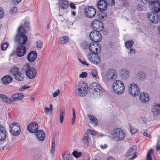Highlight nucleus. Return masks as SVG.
<instances>
[{
  "label": "nucleus",
  "mask_w": 160,
  "mask_h": 160,
  "mask_svg": "<svg viewBox=\"0 0 160 160\" xmlns=\"http://www.w3.org/2000/svg\"><path fill=\"white\" fill-rule=\"evenodd\" d=\"M90 92L93 97H100L102 95V89L100 85L96 82H93L90 86Z\"/></svg>",
  "instance_id": "f257e3e1"
},
{
  "label": "nucleus",
  "mask_w": 160,
  "mask_h": 160,
  "mask_svg": "<svg viewBox=\"0 0 160 160\" xmlns=\"http://www.w3.org/2000/svg\"><path fill=\"white\" fill-rule=\"evenodd\" d=\"M117 75L116 71L112 69L108 71L103 76L102 81L107 85L116 79Z\"/></svg>",
  "instance_id": "f03ea898"
},
{
  "label": "nucleus",
  "mask_w": 160,
  "mask_h": 160,
  "mask_svg": "<svg viewBox=\"0 0 160 160\" xmlns=\"http://www.w3.org/2000/svg\"><path fill=\"white\" fill-rule=\"evenodd\" d=\"M25 32V29L22 26H20L18 27L17 30V34L15 38V40L18 41L20 44L22 45L27 40L26 36L23 34Z\"/></svg>",
  "instance_id": "7ed1b4c3"
},
{
  "label": "nucleus",
  "mask_w": 160,
  "mask_h": 160,
  "mask_svg": "<svg viewBox=\"0 0 160 160\" xmlns=\"http://www.w3.org/2000/svg\"><path fill=\"white\" fill-rule=\"evenodd\" d=\"M88 89V87L85 83L80 82L78 84L77 88L75 91L76 93L78 96H85L87 94Z\"/></svg>",
  "instance_id": "20e7f679"
},
{
  "label": "nucleus",
  "mask_w": 160,
  "mask_h": 160,
  "mask_svg": "<svg viewBox=\"0 0 160 160\" xmlns=\"http://www.w3.org/2000/svg\"><path fill=\"white\" fill-rule=\"evenodd\" d=\"M22 70L25 72L27 78L30 79L34 78L37 73V70L35 68L31 67L28 64L23 66Z\"/></svg>",
  "instance_id": "39448f33"
},
{
  "label": "nucleus",
  "mask_w": 160,
  "mask_h": 160,
  "mask_svg": "<svg viewBox=\"0 0 160 160\" xmlns=\"http://www.w3.org/2000/svg\"><path fill=\"white\" fill-rule=\"evenodd\" d=\"M112 136L114 141L118 142L123 140L125 137V134L122 129L118 128L112 131Z\"/></svg>",
  "instance_id": "423d86ee"
},
{
  "label": "nucleus",
  "mask_w": 160,
  "mask_h": 160,
  "mask_svg": "<svg viewBox=\"0 0 160 160\" xmlns=\"http://www.w3.org/2000/svg\"><path fill=\"white\" fill-rule=\"evenodd\" d=\"M113 89L117 94H121L125 90V87L123 83L120 80H117L113 84Z\"/></svg>",
  "instance_id": "0eeeda50"
},
{
  "label": "nucleus",
  "mask_w": 160,
  "mask_h": 160,
  "mask_svg": "<svg viewBox=\"0 0 160 160\" xmlns=\"http://www.w3.org/2000/svg\"><path fill=\"white\" fill-rule=\"evenodd\" d=\"M128 91L131 95L135 97L139 94L140 89L137 85L135 83H132L128 87Z\"/></svg>",
  "instance_id": "6e6552de"
},
{
  "label": "nucleus",
  "mask_w": 160,
  "mask_h": 160,
  "mask_svg": "<svg viewBox=\"0 0 160 160\" xmlns=\"http://www.w3.org/2000/svg\"><path fill=\"white\" fill-rule=\"evenodd\" d=\"M84 12L85 16L87 18H92L96 15V10L92 6H88L85 8Z\"/></svg>",
  "instance_id": "1a4fd4ad"
},
{
  "label": "nucleus",
  "mask_w": 160,
  "mask_h": 160,
  "mask_svg": "<svg viewBox=\"0 0 160 160\" xmlns=\"http://www.w3.org/2000/svg\"><path fill=\"white\" fill-rule=\"evenodd\" d=\"M147 17L149 20L153 23H157L160 21L159 14L154 13L153 12H149L148 13Z\"/></svg>",
  "instance_id": "9d476101"
},
{
  "label": "nucleus",
  "mask_w": 160,
  "mask_h": 160,
  "mask_svg": "<svg viewBox=\"0 0 160 160\" xmlns=\"http://www.w3.org/2000/svg\"><path fill=\"white\" fill-rule=\"evenodd\" d=\"M90 39L94 42H99L101 41L102 36L101 33L98 31H93L90 34Z\"/></svg>",
  "instance_id": "9b49d317"
},
{
  "label": "nucleus",
  "mask_w": 160,
  "mask_h": 160,
  "mask_svg": "<svg viewBox=\"0 0 160 160\" xmlns=\"http://www.w3.org/2000/svg\"><path fill=\"white\" fill-rule=\"evenodd\" d=\"M149 7L152 11L154 13H158L160 12V3L158 1H154L151 2L150 3Z\"/></svg>",
  "instance_id": "f8f14e48"
},
{
  "label": "nucleus",
  "mask_w": 160,
  "mask_h": 160,
  "mask_svg": "<svg viewBox=\"0 0 160 160\" xmlns=\"http://www.w3.org/2000/svg\"><path fill=\"white\" fill-rule=\"evenodd\" d=\"M87 57L88 60L93 63L97 64L100 62V58L97 54H95L94 56H92V53L90 52L87 54Z\"/></svg>",
  "instance_id": "ddd939ff"
},
{
  "label": "nucleus",
  "mask_w": 160,
  "mask_h": 160,
  "mask_svg": "<svg viewBox=\"0 0 160 160\" xmlns=\"http://www.w3.org/2000/svg\"><path fill=\"white\" fill-rule=\"evenodd\" d=\"M89 49L92 53L96 54L100 52V49H99V45L98 44H94L93 43H91L89 44Z\"/></svg>",
  "instance_id": "4468645a"
},
{
  "label": "nucleus",
  "mask_w": 160,
  "mask_h": 160,
  "mask_svg": "<svg viewBox=\"0 0 160 160\" xmlns=\"http://www.w3.org/2000/svg\"><path fill=\"white\" fill-rule=\"evenodd\" d=\"M59 9L64 10L68 7V2L67 0H57Z\"/></svg>",
  "instance_id": "2eb2a0df"
},
{
  "label": "nucleus",
  "mask_w": 160,
  "mask_h": 160,
  "mask_svg": "<svg viewBox=\"0 0 160 160\" xmlns=\"http://www.w3.org/2000/svg\"><path fill=\"white\" fill-rule=\"evenodd\" d=\"M38 128V125L35 122H32L29 124L27 127V129L28 131L31 133L36 132Z\"/></svg>",
  "instance_id": "dca6fc26"
},
{
  "label": "nucleus",
  "mask_w": 160,
  "mask_h": 160,
  "mask_svg": "<svg viewBox=\"0 0 160 160\" xmlns=\"http://www.w3.org/2000/svg\"><path fill=\"white\" fill-rule=\"evenodd\" d=\"M37 56V53L36 51H31L28 55L27 58L29 62H32L36 60Z\"/></svg>",
  "instance_id": "f3484780"
},
{
  "label": "nucleus",
  "mask_w": 160,
  "mask_h": 160,
  "mask_svg": "<svg viewBox=\"0 0 160 160\" xmlns=\"http://www.w3.org/2000/svg\"><path fill=\"white\" fill-rule=\"evenodd\" d=\"M106 1L104 0H100L98 1L97 4L98 7L101 11L106 10L107 8V4Z\"/></svg>",
  "instance_id": "a211bd4d"
},
{
  "label": "nucleus",
  "mask_w": 160,
  "mask_h": 160,
  "mask_svg": "<svg viewBox=\"0 0 160 160\" xmlns=\"http://www.w3.org/2000/svg\"><path fill=\"white\" fill-rule=\"evenodd\" d=\"M6 129L3 126L0 124V140H4L6 138Z\"/></svg>",
  "instance_id": "6ab92c4d"
},
{
  "label": "nucleus",
  "mask_w": 160,
  "mask_h": 160,
  "mask_svg": "<svg viewBox=\"0 0 160 160\" xmlns=\"http://www.w3.org/2000/svg\"><path fill=\"white\" fill-rule=\"evenodd\" d=\"M102 22L98 19L93 20L91 23V26L94 29H98L102 27Z\"/></svg>",
  "instance_id": "aec40b11"
},
{
  "label": "nucleus",
  "mask_w": 160,
  "mask_h": 160,
  "mask_svg": "<svg viewBox=\"0 0 160 160\" xmlns=\"http://www.w3.org/2000/svg\"><path fill=\"white\" fill-rule=\"evenodd\" d=\"M26 52V48L24 46H20L16 50V54L19 57L23 56Z\"/></svg>",
  "instance_id": "412c9836"
},
{
  "label": "nucleus",
  "mask_w": 160,
  "mask_h": 160,
  "mask_svg": "<svg viewBox=\"0 0 160 160\" xmlns=\"http://www.w3.org/2000/svg\"><path fill=\"white\" fill-rule=\"evenodd\" d=\"M37 138L38 140L43 141L45 138V135L44 132L42 130L38 131L36 133Z\"/></svg>",
  "instance_id": "4be33fe9"
},
{
  "label": "nucleus",
  "mask_w": 160,
  "mask_h": 160,
  "mask_svg": "<svg viewBox=\"0 0 160 160\" xmlns=\"http://www.w3.org/2000/svg\"><path fill=\"white\" fill-rule=\"evenodd\" d=\"M12 77L9 75H6L3 77L1 81L2 83L4 85H7L10 83L12 80Z\"/></svg>",
  "instance_id": "5701e85b"
},
{
  "label": "nucleus",
  "mask_w": 160,
  "mask_h": 160,
  "mask_svg": "<svg viewBox=\"0 0 160 160\" xmlns=\"http://www.w3.org/2000/svg\"><path fill=\"white\" fill-rule=\"evenodd\" d=\"M120 76L123 79L125 80L129 77V72L128 70L125 69H122L120 72Z\"/></svg>",
  "instance_id": "b1692460"
},
{
  "label": "nucleus",
  "mask_w": 160,
  "mask_h": 160,
  "mask_svg": "<svg viewBox=\"0 0 160 160\" xmlns=\"http://www.w3.org/2000/svg\"><path fill=\"white\" fill-rule=\"evenodd\" d=\"M140 99L142 102H146L149 100V97L148 94L142 93L140 94Z\"/></svg>",
  "instance_id": "393cba45"
},
{
  "label": "nucleus",
  "mask_w": 160,
  "mask_h": 160,
  "mask_svg": "<svg viewBox=\"0 0 160 160\" xmlns=\"http://www.w3.org/2000/svg\"><path fill=\"white\" fill-rule=\"evenodd\" d=\"M87 133H90L91 135L93 136H97V137H102L104 135L101 133L97 132L95 131H94L92 130L88 129L87 131Z\"/></svg>",
  "instance_id": "a878e982"
},
{
  "label": "nucleus",
  "mask_w": 160,
  "mask_h": 160,
  "mask_svg": "<svg viewBox=\"0 0 160 160\" xmlns=\"http://www.w3.org/2000/svg\"><path fill=\"white\" fill-rule=\"evenodd\" d=\"M152 112L155 115H157L160 113V105L156 104L153 106Z\"/></svg>",
  "instance_id": "bb28decb"
},
{
  "label": "nucleus",
  "mask_w": 160,
  "mask_h": 160,
  "mask_svg": "<svg viewBox=\"0 0 160 160\" xmlns=\"http://www.w3.org/2000/svg\"><path fill=\"white\" fill-rule=\"evenodd\" d=\"M136 148L135 146H133L130 148L128 151L125 154L126 157H129L130 155L136 153Z\"/></svg>",
  "instance_id": "cd10ccee"
},
{
  "label": "nucleus",
  "mask_w": 160,
  "mask_h": 160,
  "mask_svg": "<svg viewBox=\"0 0 160 160\" xmlns=\"http://www.w3.org/2000/svg\"><path fill=\"white\" fill-rule=\"evenodd\" d=\"M10 130L12 131L18 130L21 131V128L19 124L17 123L14 122L12 123L10 126Z\"/></svg>",
  "instance_id": "c85d7f7f"
},
{
  "label": "nucleus",
  "mask_w": 160,
  "mask_h": 160,
  "mask_svg": "<svg viewBox=\"0 0 160 160\" xmlns=\"http://www.w3.org/2000/svg\"><path fill=\"white\" fill-rule=\"evenodd\" d=\"M23 97V94L22 93L14 94L11 97L14 101H17L18 100H21Z\"/></svg>",
  "instance_id": "c756f323"
},
{
  "label": "nucleus",
  "mask_w": 160,
  "mask_h": 160,
  "mask_svg": "<svg viewBox=\"0 0 160 160\" xmlns=\"http://www.w3.org/2000/svg\"><path fill=\"white\" fill-rule=\"evenodd\" d=\"M88 117L90 120V122H91L92 124H93L95 126H96L98 125V120L94 116L89 114L88 115Z\"/></svg>",
  "instance_id": "7c9ffc66"
},
{
  "label": "nucleus",
  "mask_w": 160,
  "mask_h": 160,
  "mask_svg": "<svg viewBox=\"0 0 160 160\" xmlns=\"http://www.w3.org/2000/svg\"><path fill=\"white\" fill-rule=\"evenodd\" d=\"M69 41V38L68 36H64L60 37L59 39V42L62 44L67 43Z\"/></svg>",
  "instance_id": "2f4dec72"
},
{
  "label": "nucleus",
  "mask_w": 160,
  "mask_h": 160,
  "mask_svg": "<svg viewBox=\"0 0 160 160\" xmlns=\"http://www.w3.org/2000/svg\"><path fill=\"white\" fill-rule=\"evenodd\" d=\"M90 138L88 134L86 132L84 135L82 141L85 145H88L89 142Z\"/></svg>",
  "instance_id": "473e14b6"
},
{
  "label": "nucleus",
  "mask_w": 160,
  "mask_h": 160,
  "mask_svg": "<svg viewBox=\"0 0 160 160\" xmlns=\"http://www.w3.org/2000/svg\"><path fill=\"white\" fill-rule=\"evenodd\" d=\"M0 98L3 102L7 103H10L12 102V100L7 96L3 94H0Z\"/></svg>",
  "instance_id": "72a5a7b5"
},
{
  "label": "nucleus",
  "mask_w": 160,
  "mask_h": 160,
  "mask_svg": "<svg viewBox=\"0 0 160 160\" xmlns=\"http://www.w3.org/2000/svg\"><path fill=\"white\" fill-rule=\"evenodd\" d=\"M10 72L12 74L13 76L21 72L19 70L18 68L17 67H12L10 69Z\"/></svg>",
  "instance_id": "f704fd0d"
},
{
  "label": "nucleus",
  "mask_w": 160,
  "mask_h": 160,
  "mask_svg": "<svg viewBox=\"0 0 160 160\" xmlns=\"http://www.w3.org/2000/svg\"><path fill=\"white\" fill-rule=\"evenodd\" d=\"M13 77L16 80L18 81H22L23 79V77L21 72L15 75Z\"/></svg>",
  "instance_id": "c9c22d12"
},
{
  "label": "nucleus",
  "mask_w": 160,
  "mask_h": 160,
  "mask_svg": "<svg viewBox=\"0 0 160 160\" xmlns=\"http://www.w3.org/2000/svg\"><path fill=\"white\" fill-rule=\"evenodd\" d=\"M134 43V41L132 40H130L125 42V45L127 48H130L132 47Z\"/></svg>",
  "instance_id": "e433bc0d"
},
{
  "label": "nucleus",
  "mask_w": 160,
  "mask_h": 160,
  "mask_svg": "<svg viewBox=\"0 0 160 160\" xmlns=\"http://www.w3.org/2000/svg\"><path fill=\"white\" fill-rule=\"evenodd\" d=\"M65 115V111L64 110L61 109L59 114L60 116V122L61 123H62L63 122V119Z\"/></svg>",
  "instance_id": "4c0bfd02"
},
{
  "label": "nucleus",
  "mask_w": 160,
  "mask_h": 160,
  "mask_svg": "<svg viewBox=\"0 0 160 160\" xmlns=\"http://www.w3.org/2000/svg\"><path fill=\"white\" fill-rule=\"evenodd\" d=\"M98 18L102 21L106 19V13L102 12L98 14Z\"/></svg>",
  "instance_id": "58836bf2"
},
{
  "label": "nucleus",
  "mask_w": 160,
  "mask_h": 160,
  "mask_svg": "<svg viewBox=\"0 0 160 160\" xmlns=\"http://www.w3.org/2000/svg\"><path fill=\"white\" fill-rule=\"evenodd\" d=\"M153 152L154 151L152 149H150L148 151L147 156V160H153L152 155Z\"/></svg>",
  "instance_id": "ea45409f"
},
{
  "label": "nucleus",
  "mask_w": 160,
  "mask_h": 160,
  "mask_svg": "<svg viewBox=\"0 0 160 160\" xmlns=\"http://www.w3.org/2000/svg\"><path fill=\"white\" fill-rule=\"evenodd\" d=\"M138 78L141 79V80H143L146 78V76L145 73L142 72H139L138 73Z\"/></svg>",
  "instance_id": "a19ab883"
},
{
  "label": "nucleus",
  "mask_w": 160,
  "mask_h": 160,
  "mask_svg": "<svg viewBox=\"0 0 160 160\" xmlns=\"http://www.w3.org/2000/svg\"><path fill=\"white\" fill-rule=\"evenodd\" d=\"M72 155L69 153H66L63 156V160H72L71 157Z\"/></svg>",
  "instance_id": "79ce46f5"
},
{
  "label": "nucleus",
  "mask_w": 160,
  "mask_h": 160,
  "mask_svg": "<svg viewBox=\"0 0 160 160\" xmlns=\"http://www.w3.org/2000/svg\"><path fill=\"white\" fill-rule=\"evenodd\" d=\"M10 132L12 135L14 136H17L20 133L21 131L18 130L12 131V130L10 129Z\"/></svg>",
  "instance_id": "37998d69"
},
{
  "label": "nucleus",
  "mask_w": 160,
  "mask_h": 160,
  "mask_svg": "<svg viewBox=\"0 0 160 160\" xmlns=\"http://www.w3.org/2000/svg\"><path fill=\"white\" fill-rule=\"evenodd\" d=\"M36 46L37 48L41 49L42 47V42L40 40H38L36 42Z\"/></svg>",
  "instance_id": "c03bdc74"
},
{
  "label": "nucleus",
  "mask_w": 160,
  "mask_h": 160,
  "mask_svg": "<svg viewBox=\"0 0 160 160\" xmlns=\"http://www.w3.org/2000/svg\"><path fill=\"white\" fill-rule=\"evenodd\" d=\"M72 154L75 157L78 158L81 156L82 153L80 152H78L77 151H74L72 152Z\"/></svg>",
  "instance_id": "a18cd8bd"
},
{
  "label": "nucleus",
  "mask_w": 160,
  "mask_h": 160,
  "mask_svg": "<svg viewBox=\"0 0 160 160\" xmlns=\"http://www.w3.org/2000/svg\"><path fill=\"white\" fill-rule=\"evenodd\" d=\"M8 44L7 42L3 43L1 46L2 49L3 50H5L8 48Z\"/></svg>",
  "instance_id": "49530a36"
},
{
  "label": "nucleus",
  "mask_w": 160,
  "mask_h": 160,
  "mask_svg": "<svg viewBox=\"0 0 160 160\" xmlns=\"http://www.w3.org/2000/svg\"><path fill=\"white\" fill-rule=\"evenodd\" d=\"M130 128L131 132L132 134H135L137 132V129L130 125Z\"/></svg>",
  "instance_id": "de8ad7c7"
},
{
  "label": "nucleus",
  "mask_w": 160,
  "mask_h": 160,
  "mask_svg": "<svg viewBox=\"0 0 160 160\" xmlns=\"http://www.w3.org/2000/svg\"><path fill=\"white\" fill-rule=\"evenodd\" d=\"M139 122L142 124H144L147 122V120L145 117H142L139 119Z\"/></svg>",
  "instance_id": "09e8293b"
},
{
  "label": "nucleus",
  "mask_w": 160,
  "mask_h": 160,
  "mask_svg": "<svg viewBox=\"0 0 160 160\" xmlns=\"http://www.w3.org/2000/svg\"><path fill=\"white\" fill-rule=\"evenodd\" d=\"M17 8L16 7H13L11 8L10 10V13L13 14L16 13L17 11Z\"/></svg>",
  "instance_id": "8fccbe9b"
},
{
  "label": "nucleus",
  "mask_w": 160,
  "mask_h": 160,
  "mask_svg": "<svg viewBox=\"0 0 160 160\" xmlns=\"http://www.w3.org/2000/svg\"><path fill=\"white\" fill-rule=\"evenodd\" d=\"M30 88L29 86L28 85L22 86L19 88V90L20 91H23L26 89Z\"/></svg>",
  "instance_id": "3c124183"
},
{
  "label": "nucleus",
  "mask_w": 160,
  "mask_h": 160,
  "mask_svg": "<svg viewBox=\"0 0 160 160\" xmlns=\"http://www.w3.org/2000/svg\"><path fill=\"white\" fill-rule=\"evenodd\" d=\"M60 93V90L59 89H57V90L53 94V97H55L58 96Z\"/></svg>",
  "instance_id": "603ef678"
},
{
  "label": "nucleus",
  "mask_w": 160,
  "mask_h": 160,
  "mask_svg": "<svg viewBox=\"0 0 160 160\" xmlns=\"http://www.w3.org/2000/svg\"><path fill=\"white\" fill-rule=\"evenodd\" d=\"M21 26H22L24 28V27L26 28H29L30 27V25L29 23L28 22H25L23 24V26L22 25H21Z\"/></svg>",
  "instance_id": "864d4df0"
},
{
  "label": "nucleus",
  "mask_w": 160,
  "mask_h": 160,
  "mask_svg": "<svg viewBox=\"0 0 160 160\" xmlns=\"http://www.w3.org/2000/svg\"><path fill=\"white\" fill-rule=\"evenodd\" d=\"M72 116L73 117L72 118V123L73 124L74 123L76 117L75 112L74 109H72Z\"/></svg>",
  "instance_id": "5fc2aeb1"
},
{
  "label": "nucleus",
  "mask_w": 160,
  "mask_h": 160,
  "mask_svg": "<svg viewBox=\"0 0 160 160\" xmlns=\"http://www.w3.org/2000/svg\"><path fill=\"white\" fill-rule=\"evenodd\" d=\"M87 75V74L85 72H82L81 74L79 75V77L81 78H84L86 77Z\"/></svg>",
  "instance_id": "6e6d98bb"
},
{
  "label": "nucleus",
  "mask_w": 160,
  "mask_h": 160,
  "mask_svg": "<svg viewBox=\"0 0 160 160\" xmlns=\"http://www.w3.org/2000/svg\"><path fill=\"white\" fill-rule=\"evenodd\" d=\"M91 74L93 77H95L97 75V72L95 70H92L91 71Z\"/></svg>",
  "instance_id": "4d7b16f0"
},
{
  "label": "nucleus",
  "mask_w": 160,
  "mask_h": 160,
  "mask_svg": "<svg viewBox=\"0 0 160 160\" xmlns=\"http://www.w3.org/2000/svg\"><path fill=\"white\" fill-rule=\"evenodd\" d=\"M108 3L109 4L112 5L114 4L115 1L114 0H107Z\"/></svg>",
  "instance_id": "13d9d810"
},
{
  "label": "nucleus",
  "mask_w": 160,
  "mask_h": 160,
  "mask_svg": "<svg viewBox=\"0 0 160 160\" xmlns=\"http://www.w3.org/2000/svg\"><path fill=\"white\" fill-rule=\"evenodd\" d=\"M78 60L83 65H86L88 66V64L87 63L84 61H82L81 59L80 58H78Z\"/></svg>",
  "instance_id": "bf43d9fd"
},
{
  "label": "nucleus",
  "mask_w": 160,
  "mask_h": 160,
  "mask_svg": "<svg viewBox=\"0 0 160 160\" xmlns=\"http://www.w3.org/2000/svg\"><path fill=\"white\" fill-rule=\"evenodd\" d=\"M136 8L139 11H141L142 10L143 8L142 5H138L136 7Z\"/></svg>",
  "instance_id": "052dcab7"
},
{
  "label": "nucleus",
  "mask_w": 160,
  "mask_h": 160,
  "mask_svg": "<svg viewBox=\"0 0 160 160\" xmlns=\"http://www.w3.org/2000/svg\"><path fill=\"white\" fill-rule=\"evenodd\" d=\"M52 146L51 148H55V140L54 138H52L51 140Z\"/></svg>",
  "instance_id": "680f3d73"
},
{
  "label": "nucleus",
  "mask_w": 160,
  "mask_h": 160,
  "mask_svg": "<svg viewBox=\"0 0 160 160\" xmlns=\"http://www.w3.org/2000/svg\"><path fill=\"white\" fill-rule=\"evenodd\" d=\"M136 51L135 49L132 48H131L130 50L129 53L131 54H135L136 53Z\"/></svg>",
  "instance_id": "e2e57ef3"
},
{
  "label": "nucleus",
  "mask_w": 160,
  "mask_h": 160,
  "mask_svg": "<svg viewBox=\"0 0 160 160\" xmlns=\"http://www.w3.org/2000/svg\"><path fill=\"white\" fill-rule=\"evenodd\" d=\"M50 152L53 156H54L55 153V148H51L50 149Z\"/></svg>",
  "instance_id": "0e129e2a"
},
{
  "label": "nucleus",
  "mask_w": 160,
  "mask_h": 160,
  "mask_svg": "<svg viewBox=\"0 0 160 160\" xmlns=\"http://www.w3.org/2000/svg\"><path fill=\"white\" fill-rule=\"evenodd\" d=\"M70 7L72 9H76V8L75 6V4L74 3H70Z\"/></svg>",
  "instance_id": "69168bd1"
},
{
  "label": "nucleus",
  "mask_w": 160,
  "mask_h": 160,
  "mask_svg": "<svg viewBox=\"0 0 160 160\" xmlns=\"http://www.w3.org/2000/svg\"><path fill=\"white\" fill-rule=\"evenodd\" d=\"M143 135L149 138H151V135L149 134H148L146 132H144L143 133Z\"/></svg>",
  "instance_id": "338daca9"
},
{
  "label": "nucleus",
  "mask_w": 160,
  "mask_h": 160,
  "mask_svg": "<svg viewBox=\"0 0 160 160\" xmlns=\"http://www.w3.org/2000/svg\"><path fill=\"white\" fill-rule=\"evenodd\" d=\"M50 109L49 108H48L47 107H45L44 109V112L46 113H48L50 111Z\"/></svg>",
  "instance_id": "774afa93"
}]
</instances>
